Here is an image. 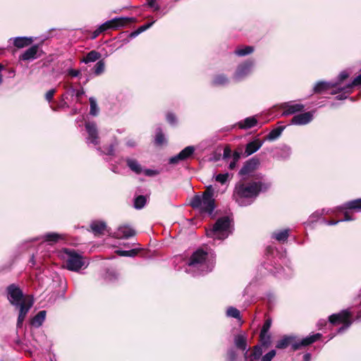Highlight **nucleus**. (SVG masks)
Instances as JSON below:
<instances>
[{"mask_svg": "<svg viewBox=\"0 0 361 361\" xmlns=\"http://www.w3.org/2000/svg\"><path fill=\"white\" fill-rule=\"evenodd\" d=\"M55 92V89H51L46 93L45 98L49 102H50L52 100Z\"/></svg>", "mask_w": 361, "mask_h": 361, "instance_id": "obj_51", "label": "nucleus"}, {"mask_svg": "<svg viewBox=\"0 0 361 361\" xmlns=\"http://www.w3.org/2000/svg\"><path fill=\"white\" fill-rule=\"evenodd\" d=\"M146 204V198L143 195L137 196L134 202V206L136 209H142Z\"/></svg>", "mask_w": 361, "mask_h": 361, "instance_id": "obj_41", "label": "nucleus"}, {"mask_svg": "<svg viewBox=\"0 0 361 361\" xmlns=\"http://www.w3.org/2000/svg\"><path fill=\"white\" fill-rule=\"evenodd\" d=\"M127 164L128 167L137 174H140L142 172V168L137 161L133 159H127Z\"/></svg>", "mask_w": 361, "mask_h": 361, "instance_id": "obj_29", "label": "nucleus"}, {"mask_svg": "<svg viewBox=\"0 0 361 361\" xmlns=\"http://www.w3.org/2000/svg\"><path fill=\"white\" fill-rule=\"evenodd\" d=\"M101 57V54L97 51L92 50L87 53V54L82 60V63H88L90 62H94L99 60Z\"/></svg>", "mask_w": 361, "mask_h": 361, "instance_id": "obj_28", "label": "nucleus"}, {"mask_svg": "<svg viewBox=\"0 0 361 361\" xmlns=\"http://www.w3.org/2000/svg\"><path fill=\"white\" fill-rule=\"evenodd\" d=\"M228 83V78L224 74H219L214 77L213 84L216 86H224Z\"/></svg>", "mask_w": 361, "mask_h": 361, "instance_id": "obj_33", "label": "nucleus"}, {"mask_svg": "<svg viewBox=\"0 0 361 361\" xmlns=\"http://www.w3.org/2000/svg\"><path fill=\"white\" fill-rule=\"evenodd\" d=\"M103 32L102 30L99 28V27L93 32V37L92 38L97 37L99 34Z\"/></svg>", "mask_w": 361, "mask_h": 361, "instance_id": "obj_58", "label": "nucleus"}, {"mask_svg": "<svg viewBox=\"0 0 361 361\" xmlns=\"http://www.w3.org/2000/svg\"><path fill=\"white\" fill-rule=\"evenodd\" d=\"M106 225L104 221H95L92 222L90 225V228L95 235L103 233L104 231L106 229Z\"/></svg>", "mask_w": 361, "mask_h": 361, "instance_id": "obj_25", "label": "nucleus"}, {"mask_svg": "<svg viewBox=\"0 0 361 361\" xmlns=\"http://www.w3.org/2000/svg\"><path fill=\"white\" fill-rule=\"evenodd\" d=\"M155 142L156 144L161 145L165 142V138L164 134L161 132V130L157 133L155 137Z\"/></svg>", "mask_w": 361, "mask_h": 361, "instance_id": "obj_46", "label": "nucleus"}, {"mask_svg": "<svg viewBox=\"0 0 361 361\" xmlns=\"http://www.w3.org/2000/svg\"><path fill=\"white\" fill-rule=\"evenodd\" d=\"M11 39L13 41L14 46L20 49L31 44L33 42V39L32 37H17L11 38L10 40Z\"/></svg>", "mask_w": 361, "mask_h": 361, "instance_id": "obj_21", "label": "nucleus"}, {"mask_svg": "<svg viewBox=\"0 0 361 361\" xmlns=\"http://www.w3.org/2000/svg\"><path fill=\"white\" fill-rule=\"evenodd\" d=\"M229 178L228 173H219L215 176L216 181L221 183V184H224L227 182Z\"/></svg>", "mask_w": 361, "mask_h": 361, "instance_id": "obj_45", "label": "nucleus"}, {"mask_svg": "<svg viewBox=\"0 0 361 361\" xmlns=\"http://www.w3.org/2000/svg\"><path fill=\"white\" fill-rule=\"evenodd\" d=\"M257 123V120L255 116H250L245 118L238 123L240 128L249 129L255 126Z\"/></svg>", "mask_w": 361, "mask_h": 361, "instance_id": "obj_23", "label": "nucleus"}, {"mask_svg": "<svg viewBox=\"0 0 361 361\" xmlns=\"http://www.w3.org/2000/svg\"><path fill=\"white\" fill-rule=\"evenodd\" d=\"M38 46L33 45L25 50L20 56V60L30 61L37 58Z\"/></svg>", "mask_w": 361, "mask_h": 361, "instance_id": "obj_16", "label": "nucleus"}, {"mask_svg": "<svg viewBox=\"0 0 361 361\" xmlns=\"http://www.w3.org/2000/svg\"><path fill=\"white\" fill-rule=\"evenodd\" d=\"M195 147L193 146H188L180 151L176 156L172 157L169 159V163L171 164H176L180 161H184L190 158L195 152Z\"/></svg>", "mask_w": 361, "mask_h": 361, "instance_id": "obj_11", "label": "nucleus"}, {"mask_svg": "<svg viewBox=\"0 0 361 361\" xmlns=\"http://www.w3.org/2000/svg\"><path fill=\"white\" fill-rule=\"evenodd\" d=\"M79 71L75 69H70L68 73L73 77H77L79 75Z\"/></svg>", "mask_w": 361, "mask_h": 361, "instance_id": "obj_56", "label": "nucleus"}, {"mask_svg": "<svg viewBox=\"0 0 361 361\" xmlns=\"http://www.w3.org/2000/svg\"><path fill=\"white\" fill-rule=\"evenodd\" d=\"M254 66L255 62L252 60L240 64L233 75V79L237 82L243 80L252 73Z\"/></svg>", "mask_w": 361, "mask_h": 361, "instance_id": "obj_10", "label": "nucleus"}, {"mask_svg": "<svg viewBox=\"0 0 361 361\" xmlns=\"http://www.w3.org/2000/svg\"><path fill=\"white\" fill-rule=\"evenodd\" d=\"M228 357L230 361H235L236 359V353L234 350L231 349L228 351Z\"/></svg>", "mask_w": 361, "mask_h": 361, "instance_id": "obj_52", "label": "nucleus"}, {"mask_svg": "<svg viewBox=\"0 0 361 361\" xmlns=\"http://www.w3.org/2000/svg\"><path fill=\"white\" fill-rule=\"evenodd\" d=\"M166 120L171 125H174L176 123V118L173 114L169 113L166 115Z\"/></svg>", "mask_w": 361, "mask_h": 361, "instance_id": "obj_50", "label": "nucleus"}, {"mask_svg": "<svg viewBox=\"0 0 361 361\" xmlns=\"http://www.w3.org/2000/svg\"><path fill=\"white\" fill-rule=\"evenodd\" d=\"M44 240L52 245L63 239L62 235L56 233H47L43 236Z\"/></svg>", "mask_w": 361, "mask_h": 361, "instance_id": "obj_27", "label": "nucleus"}, {"mask_svg": "<svg viewBox=\"0 0 361 361\" xmlns=\"http://www.w3.org/2000/svg\"><path fill=\"white\" fill-rule=\"evenodd\" d=\"M231 220L228 216L219 219L212 228L207 231V235L214 240H222L231 233Z\"/></svg>", "mask_w": 361, "mask_h": 361, "instance_id": "obj_5", "label": "nucleus"}, {"mask_svg": "<svg viewBox=\"0 0 361 361\" xmlns=\"http://www.w3.org/2000/svg\"><path fill=\"white\" fill-rule=\"evenodd\" d=\"M291 152V148L289 146L283 145L279 149V152L276 157L279 159H286L290 157Z\"/></svg>", "mask_w": 361, "mask_h": 361, "instance_id": "obj_32", "label": "nucleus"}, {"mask_svg": "<svg viewBox=\"0 0 361 361\" xmlns=\"http://www.w3.org/2000/svg\"><path fill=\"white\" fill-rule=\"evenodd\" d=\"M358 85H361V73L359 75H357L356 78H355L353 81L351 83L347 85L345 87H344L343 88H339V90H345V92L350 93V90L352 89L353 87L358 86Z\"/></svg>", "mask_w": 361, "mask_h": 361, "instance_id": "obj_34", "label": "nucleus"}, {"mask_svg": "<svg viewBox=\"0 0 361 361\" xmlns=\"http://www.w3.org/2000/svg\"><path fill=\"white\" fill-rule=\"evenodd\" d=\"M281 107L283 109L282 115L288 116L302 111L305 106L301 104L288 102L282 104Z\"/></svg>", "mask_w": 361, "mask_h": 361, "instance_id": "obj_14", "label": "nucleus"}, {"mask_svg": "<svg viewBox=\"0 0 361 361\" xmlns=\"http://www.w3.org/2000/svg\"><path fill=\"white\" fill-rule=\"evenodd\" d=\"M66 262V267L68 270L78 271L82 268H86L88 260L83 258L82 255L68 249H65L62 255Z\"/></svg>", "mask_w": 361, "mask_h": 361, "instance_id": "obj_7", "label": "nucleus"}, {"mask_svg": "<svg viewBox=\"0 0 361 361\" xmlns=\"http://www.w3.org/2000/svg\"><path fill=\"white\" fill-rule=\"evenodd\" d=\"M214 189L209 185L202 195H195L191 200L190 206L201 214L212 215L216 208Z\"/></svg>", "mask_w": 361, "mask_h": 361, "instance_id": "obj_4", "label": "nucleus"}, {"mask_svg": "<svg viewBox=\"0 0 361 361\" xmlns=\"http://www.w3.org/2000/svg\"><path fill=\"white\" fill-rule=\"evenodd\" d=\"M105 69V63L103 60H99L94 67V73L96 75H99L104 73Z\"/></svg>", "mask_w": 361, "mask_h": 361, "instance_id": "obj_38", "label": "nucleus"}, {"mask_svg": "<svg viewBox=\"0 0 361 361\" xmlns=\"http://www.w3.org/2000/svg\"><path fill=\"white\" fill-rule=\"evenodd\" d=\"M215 259L212 254L199 249L191 255L185 271L192 276L204 274L213 269Z\"/></svg>", "mask_w": 361, "mask_h": 361, "instance_id": "obj_2", "label": "nucleus"}, {"mask_svg": "<svg viewBox=\"0 0 361 361\" xmlns=\"http://www.w3.org/2000/svg\"><path fill=\"white\" fill-rule=\"evenodd\" d=\"M289 236V229H283L274 231L271 233V238L279 242L284 243Z\"/></svg>", "mask_w": 361, "mask_h": 361, "instance_id": "obj_22", "label": "nucleus"}, {"mask_svg": "<svg viewBox=\"0 0 361 361\" xmlns=\"http://www.w3.org/2000/svg\"><path fill=\"white\" fill-rule=\"evenodd\" d=\"M142 172L146 175L147 176H154L157 174H158L157 171L152 169H145L142 171Z\"/></svg>", "mask_w": 361, "mask_h": 361, "instance_id": "obj_53", "label": "nucleus"}, {"mask_svg": "<svg viewBox=\"0 0 361 361\" xmlns=\"http://www.w3.org/2000/svg\"><path fill=\"white\" fill-rule=\"evenodd\" d=\"M337 82H318L314 87V92L316 93H325L331 87L337 86Z\"/></svg>", "mask_w": 361, "mask_h": 361, "instance_id": "obj_18", "label": "nucleus"}, {"mask_svg": "<svg viewBox=\"0 0 361 361\" xmlns=\"http://www.w3.org/2000/svg\"><path fill=\"white\" fill-rule=\"evenodd\" d=\"M153 23H154V22H152V23H147V24L140 26L137 30L133 32L130 34V37H135L137 36L141 32H142L145 31L147 29L149 28L152 25Z\"/></svg>", "mask_w": 361, "mask_h": 361, "instance_id": "obj_44", "label": "nucleus"}, {"mask_svg": "<svg viewBox=\"0 0 361 361\" xmlns=\"http://www.w3.org/2000/svg\"><path fill=\"white\" fill-rule=\"evenodd\" d=\"M252 171V165L250 162L245 164L239 171L240 176H246L250 174Z\"/></svg>", "mask_w": 361, "mask_h": 361, "instance_id": "obj_43", "label": "nucleus"}, {"mask_svg": "<svg viewBox=\"0 0 361 361\" xmlns=\"http://www.w3.org/2000/svg\"><path fill=\"white\" fill-rule=\"evenodd\" d=\"M353 219L350 216V212L345 211L344 219L338 221H325V223L329 226H334L338 224L339 222L351 221Z\"/></svg>", "mask_w": 361, "mask_h": 361, "instance_id": "obj_36", "label": "nucleus"}, {"mask_svg": "<svg viewBox=\"0 0 361 361\" xmlns=\"http://www.w3.org/2000/svg\"><path fill=\"white\" fill-rule=\"evenodd\" d=\"M90 104V114L92 116H97L99 114V108L97 104V101L94 97L89 99Z\"/></svg>", "mask_w": 361, "mask_h": 361, "instance_id": "obj_39", "label": "nucleus"}, {"mask_svg": "<svg viewBox=\"0 0 361 361\" xmlns=\"http://www.w3.org/2000/svg\"><path fill=\"white\" fill-rule=\"evenodd\" d=\"M313 119V113L308 111L302 114H299L293 117L291 119V124L297 126H303L308 124Z\"/></svg>", "mask_w": 361, "mask_h": 361, "instance_id": "obj_13", "label": "nucleus"}, {"mask_svg": "<svg viewBox=\"0 0 361 361\" xmlns=\"http://www.w3.org/2000/svg\"><path fill=\"white\" fill-rule=\"evenodd\" d=\"M116 252L120 255L123 257H134L137 254V250L135 249H133L130 250H117Z\"/></svg>", "mask_w": 361, "mask_h": 361, "instance_id": "obj_42", "label": "nucleus"}, {"mask_svg": "<svg viewBox=\"0 0 361 361\" xmlns=\"http://www.w3.org/2000/svg\"><path fill=\"white\" fill-rule=\"evenodd\" d=\"M234 344L237 348L245 351V355L247 354V337L245 334H239L234 337Z\"/></svg>", "mask_w": 361, "mask_h": 361, "instance_id": "obj_17", "label": "nucleus"}, {"mask_svg": "<svg viewBox=\"0 0 361 361\" xmlns=\"http://www.w3.org/2000/svg\"><path fill=\"white\" fill-rule=\"evenodd\" d=\"M321 336L322 334L317 333L302 338L300 341H296L295 338L293 336H284L277 342L276 347L279 349H283L287 348L288 345H291L292 349L293 350H296L302 346H307L313 343Z\"/></svg>", "mask_w": 361, "mask_h": 361, "instance_id": "obj_6", "label": "nucleus"}, {"mask_svg": "<svg viewBox=\"0 0 361 361\" xmlns=\"http://www.w3.org/2000/svg\"><path fill=\"white\" fill-rule=\"evenodd\" d=\"M276 355V350H271L264 356L262 357V361H271L274 357Z\"/></svg>", "mask_w": 361, "mask_h": 361, "instance_id": "obj_47", "label": "nucleus"}, {"mask_svg": "<svg viewBox=\"0 0 361 361\" xmlns=\"http://www.w3.org/2000/svg\"><path fill=\"white\" fill-rule=\"evenodd\" d=\"M114 146L111 145H110L109 147H108V150H107V154H109V155H113L114 154Z\"/></svg>", "mask_w": 361, "mask_h": 361, "instance_id": "obj_59", "label": "nucleus"}, {"mask_svg": "<svg viewBox=\"0 0 361 361\" xmlns=\"http://www.w3.org/2000/svg\"><path fill=\"white\" fill-rule=\"evenodd\" d=\"M226 315L229 317L235 318L239 320L240 319V311L233 307H230L227 309Z\"/></svg>", "mask_w": 361, "mask_h": 361, "instance_id": "obj_40", "label": "nucleus"}, {"mask_svg": "<svg viewBox=\"0 0 361 361\" xmlns=\"http://www.w3.org/2000/svg\"><path fill=\"white\" fill-rule=\"evenodd\" d=\"M229 153H230V151H228V152H227V150H225V151H224V157H227V156H228Z\"/></svg>", "mask_w": 361, "mask_h": 361, "instance_id": "obj_64", "label": "nucleus"}, {"mask_svg": "<svg viewBox=\"0 0 361 361\" xmlns=\"http://www.w3.org/2000/svg\"><path fill=\"white\" fill-rule=\"evenodd\" d=\"M271 322L270 319H267L265 321V322L263 324V326L262 328V330H261V332L260 333H266V334H268V331L271 327Z\"/></svg>", "mask_w": 361, "mask_h": 361, "instance_id": "obj_48", "label": "nucleus"}, {"mask_svg": "<svg viewBox=\"0 0 361 361\" xmlns=\"http://www.w3.org/2000/svg\"><path fill=\"white\" fill-rule=\"evenodd\" d=\"M260 343L261 346L262 347H269L271 344V336L269 334H263L260 333Z\"/></svg>", "mask_w": 361, "mask_h": 361, "instance_id": "obj_37", "label": "nucleus"}, {"mask_svg": "<svg viewBox=\"0 0 361 361\" xmlns=\"http://www.w3.org/2000/svg\"><path fill=\"white\" fill-rule=\"evenodd\" d=\"M262 145L263 142L260 141L259 140H255L252 142H248L245 147V155L247 157L256 152L258 149H260Z\"/></svg>", "mask_w": 361, "mask_h": 361, "instance_id": "obj_19", "label": "nucleus"}, {"mask_svg": "<svg viewBox=\"0 0 361 361\" xmlns=\"http://www.w3.org/2000/svg\"><path fill=\"white\" fill-rule=\"evenodd\" d=\"M46 317V311L39 312L31 320V324L35 327H39Z\"/></svg>", "mask_w": 361, "mask_h": 361, "instance_id": "obj_26", "label": "nucleus"}, {"mask_svg": "<svg viewBox=\"0 0 361 361\" xmlns=\"http://www.w3.org/2000/svg\"><path fill=\"white\" fill-rule=\"evenodd\" d=\"M7 298L10 303L19 310L17 328H21L23 323L34 304L33 299L25 297L20 287L14 283L9 285L6 288Z\"/></svg>", "mask_w": 361, "mask_h": 361, "instance_id": "obj_1", "label": "nucleus"}, {"mask_svg": "<svg viewBox=\"0 0 361 361\" xmlns=\"http://www.w3.org/2000/svg\"><path fill=\"white\" fill-rule=\"evenodd\" d=\"M351 314L347 310H343L338 314H331L329 317V322L333 324L343 323V325L338 329V333H343L345 330L349 328L352 324L350 320Z\"/></svg>", "mask_w": 361, "mask_h": 361, "instance_id": "obj_8", "label": "nucleus"}, {"mask_svg": "<svg viewBox=\"0 0 361 361\" xmlns=\"http://www.w3.org/2000/svg\"><path fill=\"white\" fill-rule=\"evenodd\" d=\"M259 182L238 183L235 185L233 197L240 207L251 204L262 190Z\"/></svg>", "mask_w": 361, "mask_h": 361, "instance_id": "obj_3", "label": "nucleus"}, {"mask_svg": "<svg viewBox=\"0 0 361 361\" xmlns=\"http://www.w3.org/2000/svg\"><path fill=\"white\" fill-rule=\"evenodd\" d=\"M76 92V90L73 88V87H70L67 89L66 93L62 95V100H63V106H68L65 100L68 99L69 97H73L75 96V94Z\"/></svg>", "mask_w": 361, "mask_h": 361, "instance_id": "obj_35", "label": "nucleus"}, {"mask_svg": "<svg viewBox=\"0 0 361 361\" xmlns=\"http://www.w3.org/2000/svg\"><path fill=\"white\" fill-rule=\"evenodd\" d=\"M326 324V321L324 319L323 320H320L319 322H318V326H323Z\"/></svg>", "mask_w": 361, "mask_h": 361, "instance_id": "obj_61", "label": "nucleus"}, {"mask_svg": "<svg viewBox=\"0 0 361 361\" xmlns=\"http://www.w3.org/2000/svg\"><path fill=\"white\" fill-rule=\"evenodd\" d=\"M84 91L83 90H76V92L75 94V96L77 97V100L78 101L80 97L84 94Z\"/></svg>", "mask_w": 361, "mask_h": 361, "instance_id": "obj_57", "label": "nucleus"}, {"mask_svg": "<svg viewBox=\"0 0 361 361\" xmlns=\"http://www.w3.org/2000/svg\"><path fill=\"white\" fill-rule=\"evenodd\" d=\"M133 18L128 17H116L111 20H107L99 26L102 32L109 29H118L126 26L127 24L134 22Z\"/></svg>", "mask_w": 361, "mask_h": 361, "instance_id": "obj_9", "label": "nucleus"}, {"mask_svg": "<svg viewBox=\"0 0 361 361\" xmlns=\"http://www.w3.org/2000/svg\"><path fill=\"white\" fill-rule=\"evenodd\" d=\"M117 238H129L135 235V231L128 225L119 226L114 233Z\"/></svg>", "mask_w": 361, "mask_h": 361, "instance_id": "obj_15", "label": "nucleus"}, {"mask_svg": "<svg viewBox=\"0 0 361 361\" xmlns=\"http://www.w3.org/2000/svg\"><path fill=\"white\" fill-rule=\"evenodd\" d=\"M262 347L261 345H256L248 356L247 355L245 356L249 361H257L262 357Z\"/></svg>", "mask_w": 361, "mask_h": 361, "instance_id": "obj_24", "label": "nucleus"}, {"mask_svg": "<svg viewBox=\"0 0 361 361\" xmlns=\"http://www.w3.org/2000/svg\"><path fill=\"white\" fill-rule=\"evenodd\" d=\"M348 77V73L346 71H343L339 74L338 79L339 82H342Z\"/></svg>", "mask_w": 361, "mask_h": 361, "instance_id": "obj_55", "label": "nucleus"}, {"mask_svg": "<svg viewBox=\"0 0 361 361\" xmlns=\"http://www.w3.org/2000/svg\"><path fill=\"white\" fill-rule=\"evenodd\" d=\"M238 159H239V154L238 153H235L233 154V161L229 164V169L233 170V169H235V166H236V163L237 161H238Z\"/></svg>", "mask_w": 361, "mask_h": 361, "instance_id": "obj_49", "label": "nucleus"}, {"mask_svg": "<svg viewBox=\"0 0 361 361\" xmlns=\"http://www.w3.org/2000/svg\"><path fill=\"white\" fill-rule=\"evenodd\" d=\"M148 5L150 7L154 8V10L157 11L159 9V5L157 4L156 0H148Z\"/></svg>", "mask_w": 361, "mask_h": 361, "instance_id": "obj_54", "label": "nucleus"}, {"mask_svg": "<svg viewBox=\"0 0 361 361\" xmlns=\"http://www.w3.org/2000/svg\"><path fill=\"white\" fill-rule=\"evenodd\" d=\"M127 145L129 147H134L135 145V143L133 141H128L127 142Z\"/></svg>", "mask_w": 361, "mask_h": 361, "instance_id": "obj_63", "label": "nucleus"}, {"mask_svg": "<svg viewBox=\"0 0 361 361\" xmlns=\"http://www.w3.org/2000/svg\"><path fill=\"white\" fill-rule=\"evenodd\" d=\"M341 211L354 210L355 212H361V199L354 200L346 202L343 207L339 208Z\"/></svg>", "mask_w": 361, "mask_h": 361, "instance_id": "obj_20", "label": "nucleus"}, {"mask_svg": "<svg viewBox=\"0 0 361 361\" xmlns=\"http://www.w3.org/2000/svg\"><path fill=\"white\" fill-rule=\"evenodd\" d=\"M254 51V47L252 46H245L237 48L234 54L238 56H245L252 54Z\"/></svg>", "mask_w": 361, "mask_h": 361, "instance_id": "obj_30", "label": "nucleus"}, {"mask_svg": "<svg viewBox=\"0 0 361 361\" xmlns=\"http://www.w3.org/2000/svg\"><path fill=\"white\" fill-rule=\"evenodd\" d=\"M311 355L310 353H305L303 356V361H310Z\"/></svg>", "mask_w": 361, "mask_h": 361, "instance_id": "obj_60", "label": "nucleus"}, {"mask_svg": "<svg viewBox=\"0 0 361 361\" xmlns=\"http://www.w3.org/2000/svg\"><path fill=\"white\" fill-rule=\"evenodd\" d=\"M85 128L88 134L87 137V142L92 143L94 145H97L99 143V139L98 136V131L97 126L94 123H86Z\"/></svg>", "mask_w": 361, "mask_h": 361, "instance_id": "obj_12", "label": "nucleus"}, {"mask_svg": "<svg viewBox=\"0 0 361 361\" xmlns=\"http://www.w3.org/2000/svg\"><path fill=\"white\" fill-rule=\"evenodd\" d=\"M336 98L339 100H342V99H345L347 98L346 96L343 95V94H341V95H338L336 97Z\"/></svg>", "mask_w": 361, "mask_h": 361, "instance_id": "obj_62", "label": "nucleus"}, {"mask_svg": "<svg viewBox=\"0 0 361 361\" xmlns=\"http://www.w3.org/2000/svg\"><path fill=\"white\" fill-rule=\"evenodd\" d=\"M284 126H279L278 128H276L273 129L267 135L266 139L269 141H273L276 140L278 137H280L281 135L283 130H284Z\"/></svg>", "mask_w": 361, "mask_h": 361, "instance_id": "obj_31", "label": "nucleus"}]
</instances>
